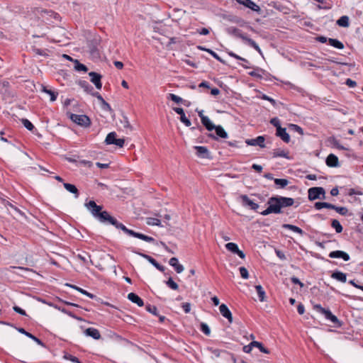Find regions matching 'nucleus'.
Wrapping results in <instances>:
<instances>
[{"label": "nucleus", "instance_id": "obj_54", "mask_svg": "<svg viewBox=\"0 0 363 363\" xmlns=\"http://www.w3.org/2000/svg\"><path fill=\"white\" fill-rule=\"evenodd\" d=\"M182 307L186 313H188L191 311V304L189 303H183Z\"/></svg>", "mask_w": 363, "mask_h": 363}, {"label": "nucleus", "instance_id": "obj_6", "mask_svg": "<svg viewBox=\"0 0 363 363\" xmlns=\"http://www.w3.org/2000/svg\"><path fill=\"white\" fill-rule=\"evenodd\" d=\"M69 118L77 125L87 128L91 125L90 118L86 115L69 114Z\"/></svg>", "mask_w": 363, "mask_h": 363}, {"label": "nucleus", "instance_id": "obj_32", "mask_svg": "<svg viewBox=\"0 0 363 363\" xmlns=\"http://www.w3.org/2000/svg\"><path fill=\"white\" fill-rule=\"evenodd\" d=\"M255 289H256L257 293L258 294L259 301L262 302L264 301L266 296H265V291L263 289L262 286L261 285H257V286H255Z\"/></svg>", "mask_w": 363, "mask_h": 363}, {"label": "nucleus", "instance_id": "obj_58", "mask_svg": "<svg viewBox=\"0 0 363 363\" xmlns=\"http://www.w3.org/2000/svg\"><path fill=\"white\" fill-rule=\"evenodd\" d=\"M262 99L269 101L274 106H276V104H277L276 101L274 99H273L272 98H271L265 94H263L262 96Z\"/></svg>", "mask_w": 363, "mask_h": 363}, {"label": "nucleus", "instance_id": "obj_16", "mask_svg": "<svg viewBox=\"0 0 363 363\" xmlns=\"http://www.w3.org/2000/svg\"><path fill=\"white\" fill-rule=\"evenodd\" d=\"M84 334L86 336H90L94 340H99L101 338V335L99 331L94 328H89L84 330Z\"/></svg>", "mask_w": 363, "mask_h": 363}, {"label": "nucleus", "instance_id": "obj_27", "mask_svg": "<svg viewBox=\"0 0 363 363\" xmlns=\"http://www.w3.org/2000/svg\"><path fill=\"white\" fill-rule=\"evenodd\" d=\"M282 228L292 230L296 233H298L300 235H303L304 234V232L302 230V229L291 224H284L282 225Z\"/></svg>", "mask_w": 363, "mask_h": 363}, {"label": "nucleus", "instance_id": "obj_25", "mask_svg": "<svg viewBox=\"0 0 363 363\" xmlns=\"http://www.w3.org/2000/svg\"><path fill=\"white\" fill-rule=\"evenodd\" d=\"M63 186L67 191H69L72 194H74L75 198H77L79 196L78 189L74 184H71L69 183H64Z\"/></svg>", "mask_w": 363, "mask_h": 363}, {"label": "nucleus", "instance_id": "obj_60", "mask_svg": "<svg viewBox=\"0 0 363 363\" xmlns=\"http://www.w3.org/2000/svg\"><path fill=\"white\" fill-rule=\"evenodd\" d=\"M291 282L295 284H298L301 287H303L304 284L297 277H293L291 278Z\"/></svg>", "mask_w": 363, "mask_h": 363}, {"label": "nucleus", "instance_id": "obj_26", "mask_svg": "<svg viewBox=\"0 0 363 363\" xmlns=\"http://www.w3.org/2000/svg\"><path fill=\"white\" fill-rule=\"evenodd\" d=\"M336 23L343 28H347L350 26V19L347 16H341L336 22Z\"/></svg>", "mask_w": 363, "mask_h": 363}, {"label": "nucleus", "instance_id": "obj_42", "mask_svg": "<svg viewBox=\"0 0 363 363\" xmlns=\"http://www.w3.org/2000/svg\"><path fill=\"white\" fill-rule=\"evenodd\" d=\"M145 308H146L147 311H148L149 313H150L155 315H158L157 314V308L155 306L148 304L145 306Z\"/></svg>", "mask_w": 363, "mask_h": 363}, {"label": "nucleus", "instance_id": "obj_38", "mask_svg": "<svg viewBox=\"0 0 363 363\" xmlns=\"http://www.w3.org/2000/svg\"><path fill=\"white\" fill-rule=\"evenodd\" d=\"M252 345H255V347L259 348V350L263 352V353H265V354H269V351L265 348L262 344L259 342H257V341H252Z\"/></svg>", "mask_w": 363, "mask_h": 363}, {"label": "nucleus", "instance_id": "obj_55", "mask_svg": "<svg viewBox=\"0 0 363 363\" xmlns=\"http://www.w3.org/2000/svg\"><path fill=\"white\" fill-rule=\"evenodd\" d=\"M363 193L361 191H357L354 189H350L348 191L349 196H353V195H362Z\"/></svg>", "mask_w": 363, "mask_h": 363}, {"label": "nucleus", "instance_id": "obj_1", "mask_svg": "<svg viewBox=\"0 0 363 363\" xmlns=\"http://www.w3.org/2000/svg\"><path fill=\"white\" fill-rule=\"evenodd\" d=\"M85 206L100 222L111 225L116 224V218L112 217L106 211H101L102 206L96 205L95 201H90Z\"/></svg>", "mask_w": 363, "mask_h": 363}, {"label": "nucleus", "instance_id": "obj_36", "mask_svg": "<svg viewBox=\"0 0 363 363\" xmlns=\"http://www.w3.org/2000/svg\"><path fill=\"white\" fill-rule=\"evenodd\" d=\"M146 223L148 225H157L161 226V221L158 218H147L146 220Z\"/></svg>", "mask_w": 363, "mask_h": 363}, {"label": "nucleus", "instance_id": "obj_44", "mask_svg": "<svg viewBox=\"0 0 363 363\" xmlns=\"http://www.w3.org/2000/svg\"><path fill=\"white\" fill-rule=\"evenodd\" d=\"M168 99H171L172 101H174L177 104H179L183 101V99L180 96L174 94H169L168 96Z\"/></svg>", "mask_w": 363, "mask_h": 363}, {"label": "nucleus", "instance_id": "obj_19", "mask_svg": "<svg viewBox=\"0 0 363 363\" xmlns=\"http://www.w3.org/2000/svg\"><path fill=\"white\" fill-rule=\"evenodd\" d=\"M281 208L289 207L294 205V200L292 198L279 196Z\"/></svg>", "mask_w": 363, "mask_h": 363}, {"label": "nucleus", "instance_id": "obj_18", "mask_svg": "<svg viewBox=\"0 0 363 363\" xmlns=\"http://www.w3.org/2000/svg\"><path fill=\"white\" fill-rule=\"evenodd\" d=\"M194 148L196 150V155L202 158L209 157V152L207 147L204 146H195Z\"/></svg>", "mask_w": 363, "mask_h": 363}, {"label": "nucleus", "instance_id": "obj_30", "mask_svg": "<svg viewBox=\"0 0 363 363\" xmlns=\"http://www.w3.org/2000/svg\"><path fill=\"white\" fill-rule=\"evenodd\" d=\"M213 130H216V135L218 137H220L222 138H228V133L221 125H216V128H214Z\"/></svg>", "mask_w": 363, "mask_h": 363}, {"label": "nucleus", "instance_id": "obj_12", "mask_svg": "<svg viewBox=\"0 0 363 363\" xmlns=\"http://www.w3.org/2000/svg\"><path fill=\"white\" fill-rule=\"evenodd\" d=\"M219 311L221 315L227 318L230 323L233 322L232 313L225 304L222 303L219 307Z\"/></svg>", "mask_w": 363, "mask_h": 363}, {"label": "nucleus", "instance_id": "obj_7", "mask_svg": "<svg viewBox=\"0 0 363 363\" xmlns=\"http://www.w3.org/2000/svg\"><path fill=\"white\" fill-rule=\"evenodd\" d=\"M238 201L242 204V206L248 208L251 210L256 211L259 208V205L251 200L248 196L241 194L238 196Z\"/></svg>", "mask_w": 363, "mask_h": 363}, {"label": "nucleus", "instance_id": "obj_3", "mask_svg": "<svg viewBox=\"0 0 363 363\" xmlns=\"http://www.w3.org/2000/svg\"><path fill=\"white\" fill-rule=\"evenodd\" d=\"M267 204L268 207L261 212L262 216H267L270 213L279 214L281 213L279 196L269 198L268 199Z\"/></svg>", "mask_w": 363, "mask_h": 363}, {"label": "nucleus", "instance_id": "obj_48", "mask_svg": "<svg viewBox=\"0 0 363 363\" xmlns=\"http://www.w3.org/2000/svg\"><path fill=\"white\" fill-rule=\"evenodd\" d=\"M64 358L74 363H81V362L79 360L77 357L72 356L69 354H65Z\"/></svg>", "mask_w": 363, "mask_h": 363}, {"label": "nucleus", "instance_id": "obj_8", "mask_svg": "<svg viewBox=\"0 0 363 363\" xmlns=\"http://www.w3.org/2000/svg\"><path fill=\"white\" fill-rule=\"evenodd\" d=\"M325 189L323 187H312L308 189V199L313 201L318 199H325Z\"/></svg>", "mask_w": 363, "mask_h": 363}, {"label": "nucleus", "instance_id": "obj_24", "mask_svg": "<svg viewBox=\"0 0 363 363\" xmlns=\"http://www.w3.org/2000/svg\"><path fill=\"white\" fill-rule=\"evenodd\" d=\"M201 123L206 127V128L211 131L216 128V125L211 121L208 117H201Z\"/></svg>", "mask_w": 363, "mask_h": 363}, {"label": "nucleus", "instance_id": "obj_20", "mask_svg": "<svg viewBox=\"0 0 363 363\" xmlns=\"http://www.w3.org/2000/svg\"><path fill=\"white\" fill-rule=\"evenodd\" d=\"M128 298L133 303H136L138 306H143L144 302L136 294L130 293L128 295Z\"/></svg>", "mask_w": 363, "mask_h": 363}, {"label": "nucleus", "instance_id": "obj_17", "mask_svg": "<svg viewBox=\"0 0 363 363\" xmlns=\"http://www.w3.org/2000/svg\"><path fill=\"white\" fill-rule=\"evenodd\" d=\"M326 164L331 167H338L339 162L337 157L333 154H330L326 158Z\"/></svg>", "mask_w": 363, "mask_h": 363}, {"label": "nucleus", "instance_id": "obj_61", "mask_svg": "<svg viewBox=\"0 0 363 363\" xmlns=\"http://www.w3.org/2000/svg\"><path fill=\"white\" fill-rule=\"evenodd\" d=\"M125 140L123 138L116 139L114 145L122 147L124 145Z\"/></svg>", "mask_w": 363, "mask_h": 363}, {"label": "nucleus", "instance_id": "obj_34", "mask_svg": "<svg viewBox=\"0 0 363 363\" xmlns=\"http://www.w3.org/2000/svg\"><path fill=\"white\" fill-rule=\"evenodd\" d=\"M274 182L276 185L281 189L286 187L289 183V180L286 179H274Z\"/></svg>", "mask_w": 363, "mask_h": 363}, {"label": "nucleus", "instance_id": "obj_46", "mask_svg": "<svg viewBox=\"0 0 363 363\" xmlns=\"http://www.w3.org/2000/svg\"><path fill=\"white\" fill-rule=\"evenodd\" d=\"M239 271H240L242 278H243L245 279H247L249 278L248 271L245 267H240Z\"/></svg>", "mask_w": 363, "mask_h": 363}, {"label": "nucleus", "instance_id": "obj_13", "mask_svg": "<svg viewBox=\"0 0 363 363\" xmlns=\"http://www.w3.org/2000/svg\"><path fill=\"white\" fill-rule=\"evenodd\" d=\"M329 257L330 258H342L345 261H348L350 259V256L347 253L340 251V250H336L333 251L329 254Z\"/></svg>", "mask_w": 363, "mask_h": 363}, {"label": "nucleus", "instance_id": "obj_64", "mask_svg": "<svg viewBox=\"0 0 363 363\" xmlns=\"http://www.w3.org/2000/svg\"><path fill=\"white\" fill-rule=\"evenodd\" d=\"M345 84L350 87H354L357 85L356 82L351 79H347L345 82Z\"/></svg>", "mask_w": 363, "mask_h": 363}, {"label": "nucleus", "instance_id": "obj_33", "mask_svg": "<svg viewBox=\"0 0 363 363\" xmlns=\"http://www.w3.org/2000/svg\"><path fill=\"white\" fill-rule=\"evenodd\" d=\"M116 133L115 132H111L108 133L106 138L105 143L107 145H111L115 143V140L116 139Z\"/></svg>", "mask_w": 363, "mask_h": 363}, {"label": "nucleus", "instance_id": "obj_22", "mask_svg": "<svg viewBox=\"0 0 363 363\" xmlns=\"http://www.w3.org/2000/svg\"><path fill=\"white\" fill-rule=\"evenodd\" d=\"M18 331L19 333H22V334H24L27 337L31 338L35 342H37L39 345L44 346V344L43 343V342L40 339H38L35 336L33 335L31 333L26 331L23 328H18Z\"/></svg>", "mask_w": 363, "mask_h": 363}, {"label": "nucleus", "instance_id": "obj_47", "mask_svg": "<svg viewBox=\"0 0 363 363\" xmlns=\"http://www.w3.org/2000/svg\"><path fill=\"white\" fill-rule=\"evenodd\" d=\"M335 211L342 216H345L348 212V209L343 206H336Z\"/></svg>", "mask_w": 363, "mask_h": 363}, {"label": "nucleus", "instance_id": "obj_4", "mask_svg": "<svg viewBox=\"0 0 363 363\" xmlns=\"http://www.w3.org/2000/svg\"><path fill=\"white\" fill-rule=\"evenodd\" d=\"M113 225H114L116 228L122 230L125 233L128 234V235L133 236L135 238L141 239L148 242H155V239L152 237H150L144 234L136 233L132 230H130L127 228L123 223H119L116 219V224H113Z\"/></svg>", "mask_w": 363, "mask_h": 363}, {"label": "nucleus", "instance_id": "obj_49", "mask_svg": "<svg viewBox=\"0 0 363 363\" xmlns=\"http://www.w3.org/2000/svg\"><path fill=\"white\" fill-rule=\"evenodd\" d=\"M180 121L185 124L186 126L189 127L191 125V123L190 120H189L186 116L185 113L180 116Z\"/></svg>", "mask_w": 363, "mask_h": 363}, {"label": "nucleus", "instance_id": "obj_62", "mask_svg": "<svg viewBox=\"0 0 363 363\" xmlns=\"http://www.w3.org/2000/svg\"><path fill=\"white\" fill-rule=\"evenodd\" d=\"M253 347H255V345H252V342H250L249 345L243 347V351L245 353H250L252 351Z\"/></svg>", "mask_w": 363, "mask_h": 363}, {"label": "nucleus", "instance_id": "obj_40", "mask_svg": "<svg viewBox=\"0 0 363 363\" xmlns=\"http://www.w3.org/2000/svg\"><path fill=\"white\" fill-rule=\"evenodd\" d=\"M74 62H75L74 68L76 70L84 71V72L87 71V67L84 65L81 64L77 60H74Z\"/></svg>", "mask_w": 363, "mask_h": 363}, {"label": "nucleus", "instance_id": "obj_21", "mask_svg": "<svg viewBox=\"0 0 363 363\" xmlns=\"http://www.w3.org/2000/svg\"><path fill=\"white\" fill-rule=\"evenodd\" d=\"M331 277L343 283L346 282L347 281L346 274L340 271L334 272L332 274Z\"/></svg>", "mask_w": 363, "mask_h": 363}, {"label": "nucleus", "instance_id": "obj_11", "mask_svg": "<svg viewBox=\"0 0 363 363\" xmlns=\"http://www.w3.org/2000/svg\"><path fill=\"white\" fill-rule=\"evenodd\" d=\"M264 136H258L256 138L253 139H247L245 143L248 145L251 146H259L260 147H264Z\"/></svg>", "mask_w": 363, "mask_h": 363}, {"label": "nucleus", "instance_id": "obj_51", "mask_svg": "<svg viewBox=\"0 0 363 363\" xmlns=\"http://www.w3.org/2000/svg\"><path fill=\"white\" fill-rule=\"evenodd\" d=\"M271 124H272L274 127L277 128V130H278V127H281L280 121L277 118H273L270 121Z\"/></svg>", "mask_w": 363, "mask_h": 363}, {"label": "nucleus", "instance_id": "obj_10", "mask_svg": "<svg viewBox=\"0 0 363 363\" xmlns=\"http://www.w3.org/2000/svg\"><path fill=\"white\" fill-rule=\"evenodd\" d=\"M90 77V81L95 85L97 89H101L102 87L101 78L102 76L95 72H91L89 73Z\"/></svg>", "mask_w": 363, "mask_h": 363}, {"label": "nucleus", "instance_id": "obj_14", "mask_svg": "<svg viewBox=\"0 0 363 363\" xmlns=\"http://www.w3.org/2000/svg\"><path fill=\"white\" fill-rule=\"evenodd\" d=\"M138 255H140V256H142L143 257L145 258L147 260H148L154 267H155L158 270H160V272H164V267L160 265L154 258H152V257L147 255H145V254H143V253H138Z\"/></svg>", "mask_w": 363, "mask_h": 363}, {"label": "nucleus", "instance_id": "obj_31", "mask_svg": "<svg viewBox=\"0 0 363 363\" xmlns=\"http://www.w3.org/2000/svg\"><path fill=\"white\" fill-rule=\"evenodd\" d=\"M79 86L84 90V91L91 94L93 93V87L86 81H81L79 83Z\"/></svg>", "mask_w": 363, "mask_h": 363}, {"label": "nucleus", "instance_id": "obj_52", "mask_svg": "<svg viewBox=\"0 0 363 363\" xmlns=\"http://www.w3.org/2000/svg\"><path fill=\"white\" fill-rule=\"evenodd\" d=\"M206 52L210 53L215 59H216L219 62H223V63L224 62L223 60L214 51L209 49V50H206Z\"/></svg>", "mask_w": 363, "mask_h": 363}, {"label": "nucleus", "instance_id": "obj_37", "mask_svg": "<svg viewBox=\"0 0 363 363\" xmlns=\"http://www.w3.org/2000/svg\"><path fill=\"white\" fill-rule=\"evenodd\" d=\"M225 247L228 250L230 251L231 252L235 254L237 251L239 250L238 246L237 244L234 242H228L225 245Z\"/></svg>", "mask_w": 363, "mask_h": 363}, {"label": "nucleus", "instance_id": "obj_41", "mask_svg": "<svg viewBox=\"0 0 363 363\" xmlns=\"http://www.w3.org/2000/svg\"><path fill=\"white\" fill-rule=\"evenodd\" d=\"M166 284L173 290H177L179 288L178 284L175 281H174V280L172 278H169L166 281Z\"/></svg>", "mask_w": 363, "mask_h": 363}, {"label": "nucleus", "instance_id": "obj_50", "mask_svg": "<svg viewBox=\"0 0 363 363\" xmlns=\"http://www.w3.org/2000/svg\"><path fill=\"white\" fill-rule=\"evenodd\" d=\"M290 128L292 130L298 132L300 135H303V129L300 126H298V125L291 124L290 125Z\"/></svg>", "mask_w": 363, "mask_h": 363}, {"label": "nucleus", "instance_id": "obj_63", "mask_svg": "<svg viewBox=\"0 0 363 363\" xmlns=\"http://www.w3.org/2000/svg\"><path fill=\"white\" fill-rule=\"evenodd\" d=\"M275 252H276L277 256L279 259H282V260H284V259H286V256H285V255L284 254V252H281V251H280V250H275Z\"/></svg>", "mask_w": 363, "mask_h": 363}, {"label": "nucleus", "instance_id": "obj_5", "mask_svg": "<svg viewBox=\"0 0 363 363\" xmlns=\"http://www.w3.org/2000/svg\"><path fill=\"white\" fill-rule=\"evenodd\" d=\"M313 308L316 311L324 315L325 319L330 320L333 323H334L335 325H336L337 326L341 325L340 321L338 320V318L335 315H333L331 313V311L330 310L323 308L320 304L314 305Z\"/></svg>", "mask_w": 363, "mask_h": 363}, {"label": "nucleus", "instance_id": "obj_43", "mask_svg": "<svg viewBox=\"0 0 363 363\" xmlns=\"http://www.w3.org/2000/svg\"><path fill=\"white\" fill-rule=\"evenodd\" d=\"M21 121H22V123L23 124L24 127L26 128L28 130H32L34 128V125L28 119L23 118L21 120Z\"/></svg>", "mask_w": 363, "mask_h": 363}, {"label": "nucleus", "instance_id": "obj_56", "mask_svg": "<svg viewBox=\"0 0 363 363\" xmlns=\"http://www.w3.org/2000/svg\"><path fill=\"white\" fill-rule=\"evenodd\" d=\"M326 202H316L314 205L315 209L320 210L323 208H326Z\"/></svg>", "mask_w": 363, "mask_h": 363}, {"label": "nucleus", "instance_id": "obj_28", "mask_svg": "<svg viewBox=\"0 0 363 363\" xmlns=\"http://www.w3.org/2000/svg\"><path fill=\"white\" fill-rule=\"evenodd\" d=\"M274 157H284L289 159V152L282 149H275L273 152Z\"/></svg>", "mask_w": 363, "mask_h": 363}, {"label": "nucleus", "instance_id": "obj_45", "mask_svg": "<svg viewBox=\"0 0 363 363\" xmlns=\"http://www.w3.org/2000/svg\"><path fill=\"white\" fill-rule=\"evenodd\" d=\"M201 331L206 335H210L211 334V330L208 327V325L205 323H201Z\"/></svg>", "mask_w": 363, "mask_h": 363}, {"label": "nucleus", "instance_id": "obj_57", "mask_svg": "<svg viewBox=\"0 0 363 363\" xmlns=\"http://www.w3.org/2000/svg\"><path fill=\"white\" fill-rule=\"evenodd\" d=\"M13 309L15 312H16L22 315H26V311L17 306H13Z\"/></svg>", "mask_w": 363, "mask_h": 363}, {"label": "nucleus", "instance_id": "obj_39", "mask_svg": "<svg viewBox=\"0 0 363 363\" xmlns=\"http://www.w3.org/2000/svg\"><path fill=\"white\" fill-rule=\"evenodd\" d=\"M67 285L68 286L71 287V288H73V289L77 290L78 291H79L82 294H84V295H86V296H88L89 298H94V295L93 294H90L89 292H88V291H85V290H84V289H81V288H79V287H78L77 286H74V285H71V284H67Z\"/></svg>", "mask_w": 363, "mask_h": 363}, {"label": "nucleus", "instance_id": "obj_35", "mask_svg": "<svg viewBox=\"0 0 363 363\" xmlns=\"http://www.w3.org/2000/svg\"><path fill=\"white\" fill-rule=\"evenodd\" d=\"M331 226L335 229V231L337 233H342V231L343 230L342 226L341 225L340 223L336 219H333L332 220Z\"/></svg>", "mask_w": 363, "mask_h": 363}, {"label": "nucleus", "instance_id": "obj_53", "mask_svg": "<svg viewBox=\"0 0 363 363\" xmlns=\"http://www.w3.org/2000/svg\"><path fill=\"white\" fill-rule=\"evenodd\" d=\"M101 108L106 111H112L111 106L106 101H103V103L101 104Z\"/></svg>", "mask_w": 363, "mask_h": 363}, {"label": "nucleus", "instance_id": "obj_2", "mask_svg": "<svg viewBox=\"0 0 363 363\" xmlns=\"http://www.w3.org/2000/svg\"><path fill=\"white\" fill-rule=\"evenodd\" d=\"M226 31L228 34L236 36L238 38H241L244 42L247 43L250 46L255 48L260 55H262V50L259 45L254 41L252 39L248 38L246 35L242 33V32L233 26L229 27L226 29Z\"/></svg>", "mask_w": 363, "mask_h": 363}, {"label": "nucleus", "instance_id": "obj_23", "mask_svg": "<svg viewBox=\"0 0 363 363\" xmlns=\"http://www.w3.org/2000/svg\"><path fill=\"white\" fill-rule=\"evenodd\" d=\"M41 91L48 94L50 96V101H55L58 95L57 92H55L51 89H48L46 86L42 85L41 86Z\"/></svg>", "mask_w": 363, "mask_h": 363}, {"label": "nucleus", "instance_id": "obj_29", "mask_svg": "<svg viewBox=\"0 0 363 363\" xmlns=\"http://www.w3.org/2000/svg\"><path fill=\"white\" fill-rule=\"evenodd\" d=\"M328 43L330 45L339 50H342L344 48L343 43L335 38H328Z\"/></svg>", "mask_w": 363, "mask_h": 363}, {"label": "nucleus", "instance_id": "obj_59", "mask_svg": "<svg viewBox=\"0 0 363 363\" xmlns=\"http://www.w3.org/2000/svg\"><path fill=\"white\" fill-rule=\"evenodd\" d=\"M169 263L172 267L174 268L179 264L178 259L176 257H172L169 259Z\"/></svg>", "mask_w": 363, "mask_h": 363}, {"label": "nucleus", "instance_id": "obj_15", "mask_svg": "<svg viewBox=\"0 0 363 363\" xmlns=\"http://www.w3.org/2000/svg\"><path fill=\"white\" fill-rule=\"evenodd\" d=\"M276 135L281 138V140L288 143H289L290 141V136L289 135L286 133V128H281V127H278V130L277 131V133Z\"/></svg>", "mask_w": 363, "mask_h": 363}, {"label": "nucleus", "instance_id": "obj_9", "mask_svg": "<svg viewBox=\"0 0 363 363\" xmlns=\"http://www.w3.org/2000/svg\"><path fill=\"white\" fill-rule=\"evenodd\" d=\"M239 4L244 6L258 13H261L260 7L251 0H235Z\"/></svg>", "mask_w": 363, "mask_h": 363}]
</instances>
